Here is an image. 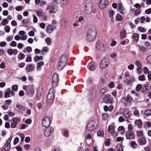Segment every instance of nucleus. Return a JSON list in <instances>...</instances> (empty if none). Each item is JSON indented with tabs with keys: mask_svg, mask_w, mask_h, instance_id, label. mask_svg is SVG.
Instances as JSON below:
<instances>
[{
	"mask_svg": "<svg viewBox=\"0 0 151 151\" xmlns=\"http://www.w3.org/2000/svg\"><path fill=\"white\" fill-rule=\"evenodd\" d=\"M23 89L25 91L27 96L29 97L33 96L35 91L34 86L32 84L29 85L27 86L24 85L23 86Z\"/></svg>",
	"mask_w": 151,
	"mask_h": 151,
	"instance_id": "1",
	"label": "nucleus"
},
{
	"mask_svg": "<svg viewBox=\"0 0 151 151\" xmlns=\"http://www.w3.org/2000/svg\"><path fill=\"white\" fill-rule=\"evenodd\" d=\"M97 35L96 31L95 29H90L88 32L86 37V40L88 42L93 40L96 37Z\"/></svg>",
	"mask_w": 151,
	"mask_h": 151,
	"instance_id": "2",
	"label": "nucleus"
},
{
	"mask_svg": "<svg viewBox=\"0 0 151 151\" xmlns=\"http://www.w3.org/2000/svg\"><path fill=\"white\" fill-rule=\"evenodd\" d=\"M98 124V122L97 120L89 121L86 126V129L88 131H92L95 129Z\"/></svg>",
	"mask_w": 151,
	"mask_h": 151,
	"instance_id": "3",
	"label": "nucleus"
},
{
	"mask_svg": "<svg viewBox=\"0 0 151 151\" xmlns=\"http://www.w3.org/2000/svg\"><path fill=\"white\" fill-rule=\"evenodd\" d=\"M55 98V92L53 88H51L49 91L48 93L47 97L46 100L49 103L52 102Z\"/></svg>",
	"mask_w": 151,
	"mask_h": 151,
	"instance_id": "4",
	"label": "nucleus"
},
{
	"mask_svg": "<svg viewBox=\"0 0 151 151\" xmlns=\"http://www.w3.org/2000/svg\"><path fill=\"white\" fill-rule=\"evenodd\" d=\"M110 60L108 58H106L103 59L100 63V67L101 68L105 69L109 66L110 64Z\"/></svg>",
	"mask_w": 151,
	"mask_h": 151,
	"instance_id": "5",
	"label": "nucleus"
},
{
	"mask_svg": "<svg viewBox=\"0 0 151 151\" xmlns=\"http://www.w3.org/2000/svg\"><path fill=\"white\" fill-rule=\"evenodd\" d=\"M102 41V40H101ZM97 48L101 51H104L107 48V45L104 42L100 40L98 41L96 44Z\"/></svg>",
	"mask_w": 151,
	"mask_h": 151,
	"instance_id": "6",
	"label": "nucleus"
},
{
	"mask_svg": "<svg viewBox=\"0 0 151 151\" xmlns=\"http://www.w3.org/2000/svg\"><path fill=\"white\" fill-rule=\"evenodd\" d=\"M47 7L46 9V11L50 14L54 13L57 10L56 7L52 4H48L47 5Z\"/></svg>",
	"mask_w": 151,
	"mask_h": 151,
	"instance_id": "7",
	"label": "nucleus"
},
{
	"mask_svg": "<svg viewBox=\"0 0 151 151\" xmlns=\"http://www.w3.org/2000/svg\"><path fill=\"white\" fill-rule=\"evenodd\" d=\"M51 123V121L49 117L45 116L43 117L42 120V124L43 126L46 128L49 127Z\"/></svg>",
	"mask_w": 151,
	"mask_h": 151,
	"instance_id": "8",
	"label": "nucleus"
},
{
	"mask_svg": "<svg viewBox=\"0 0 151 151\" xmlns=\"http://www.w3.org/2000/svg\"><path fill=\"white\" fill-rule=\"evenodd\" d=\"M58 74L55 73L53 74L52 78V84L53 86L56 87L58 83Z\"/></svg>",
	"mask_w": 151,
	"mask_h": 151,
	"instance_id": "9",
	"label": "nucleus"
},
{
	"mask_svg": "<svg viewBox=\"0 0 151 151\" xmlns=\"http://www.w3.org/2000/svg\"><path fill=\"white\" fill-rule=\"evenodd\" d=\"M108 4L107 0H100L99 4V6L100 9H103L106 7Z\"/></svg>",
	"mask_w": 151,
	"mask_h": 151,
	"instance_id": "10",
	"label": "nucleus"
},
{
	"mask_svg": "<svg viewBox=\"0 0 151 151\" xmlns=\"http://www.w3.org/2000/svg\"><path fill=\"white\" fill-rule=\"evenodd\" d=\"M12 121L13 122L11 123V127L12 128H14L16 127L19 122L20 120L19 119L15 117L13 118Z\"/></svg>",
	"mask_w": 151,
	"mask_h": 151,
	"instance_id": "11",
	"label": "nucleus"
},
{
	"mask_svg": "<svg viewBox=\"0 0 151 151\" xmlns=\"http://www.w3.org/2000/svg\"><path fill=\"white\" fill-rule=\"evenodd\" d=\"M126 136V138L129 140L134 139L135 137V136L131 131H128L127 132Z\"/></svg>",
	"mask_w": 151,
	"mask_h": 151,
	"instance_id": "12",
	"label": "nucleus"
},
{
	"mask_svg": "<svg viewBox=\"0 0 151 151\" xmlns=\"http://www.w3.org/2000/svg\"><path fill=\"white\" fill-rule=\"evenodd\" d=\"M95 63L94 61H92L88 63L87 65L88 68L90 70L93 71L95 68Z\"/></svg>",
	"mask_w": 151,
	"mask_h": 151,
	"instance_id": "13",
	"label": "nucleus"
},
{
	"mask_svg": "<svg viewBox=\"0 0 151 151\" xmlns=\"http://www.w3.org/2000/svg\"><path fill=\"white\" fill-rule=\"evenodd\" d=\"M111 98V96L107 94L105 95L104 97L103 98V100L105 103H107L109 102L110 103H111L112 102V101Z\"/></svg>",
	"mask_w": 151,
	"mask_h": 151,
	"instance_id": "14",
	"label": "nucleus"
},
{
	"mask_svg": "<svg viewBox=\"0 0 151 151\" xmlns=\"http://www.w3.org/2000/svg\"><path fill=\"white\" fill-rule=\"evenodd\" d=\"M120 37L122 39L127 37V34L125 29H122L120 32Z\"/></svg>",
	"mask_w": 151,
	"mask_h": 151,
	"instance_id": "15",
	"label": "nucleus"
},
{
	"mask_svg": "<svg viewBox=\"0 0 151 151\" xmlns=\"http://www.w3.org/2000/svg\"><path fill=\"white\" fill-rule=\"evenodd\" d=\"M52 128L51 127H49L45 129L44 131V134L46 137H48L51 134Z\"/></svg>",
	"mask_w": 151,
	"mask_h": 151,
	"instance_id": "16",
	"label": "nucleus"
},
{
	"mask_svg": "<svg viewBox=\"0 0 151 151\" xmlns=\"http://www.w3.org/2000/svg\"><path fill=\"white\" fill-rule=\"evenodd\" d=\"M123 113L124 116L127 119L129 118L131 114L130 111L127 109L124 110L123 112Z\"/></svg>",
	"mask_w": 151,
	"mask_h": 151,
	"instance_id": "17",
	"label": "nucleus"
},
{
	"mask_svg": "<svg viewBox=\"0 0 151 151\" xmlns=\"http://www.w3.org/2000/svg\"><path fill=\"white\" fill-rule=\"evenodd\" d=\"M85 7L92 6V2L91 0H86L83 4Z\"/></svg>",
	"mask_w": 151,
	"mask_h": 151,
	"instance_id": "18",
	"label": "nucleus"
},
{
	"mask_svg": "<svg viewBox=\"0 0 151 151\" xmlns=\"http://www.w3.org/2000/svg\"><path fill=\"white\" fill-rule=\"evenodd\" d=\"M68 59L67 55H64L61 56L59 61L66 63L68 60Z\"/></svg>",
	"mask_w": 151,
	"mask_h": 151,
	"instance_id": "19",
	"label": "nucleus"
},
{
	"mask_svg": "<svg viewBox=\"0 0 151 151\" xmlns=\"http://www.w3.org/2000/svg\"><path fill=\"white\" fill-rule=\"evenodd\" d=\"M66 63H64L63 62H61L59 61L58 63V70H62L65 66L66 65Z\"/></svg>",
	"mask_w": 151,
	"mask_h": 151,
	"instance_id": "20",
	"label": "nucleus"
},
{
	"mask_svg": "<svg viewBox=\"0 0 151 151\" xmlns=\"http://www.w3.org/2000/svg\"><path fill=\"white\" fill-rule=\"evenodd\" d=\"M54 26L52 25H49L46 27L47 32L50 33H51L54 29Z\"/></svg>",
	"mask_w": 151,
	"mask_h": 151,
	"instance_id": "21",
	"label": "nucleus"
},
{
	"mask_svg": "<svg viewBox=\"0 0 151 151\" xmlns=\"http://www.w3.org/2000/svg\"><path fill=\"white\" fill-rule=\"evenodd\" d=\"M119 6L118 7V9L120 12V13L122 14H124L125 13V9L122 6V4L121 3L118 4Z\"/></svg>",
	"mask_w": 151,
	"mask_h": 151,
	"instance_id": "22",
	"label": "nucleus"
},
{
	"mask_svg": "<svg viewBox=\"0 0 151 151\" xmlns=\"http://www.w3.org/2000/svg\"><path fill=\"white\" fill-rule=\"evenodd\" d=\"M115 128L111 125H109L108 127V131L109 133H110L112 135H114V131Z\"/></svg>",
	"mask_w": 151,
	"mask_h": 151,
	"instance_id": "23",
	"label": "nucleus"
},
{
	"mask_svg": "<svg viewBox=\"0 0 151 151\" xmlns=\"http://www.w3.org/2000/svg\"><path fill=\"white\" fill-rule=\"evenodd\" d=\"M44 63L43 61H40L37 63V66L36 67L37 70V71H40L41 70V66L43 65Z\"/></svg>",
	"mask_w": 151,
	"mask_h": 151,
	"instance_id": "24",
	"label": "nucleus"
},
{
	"mask_svg": "<svg viewBox=\"0 0 151 151\" xmlns=\"http://www.w3.org/2000/svg\"><path fill=\"white\" fill-rule=\"evenodd\" d=\"M26 70L27 72H31L34 70V68L32 64L28 65L26 67Z\"/></svg>",
	"mask_w": 151,
	"mask_h": 151,
	"instance_id": "25",
	"label": "nucleus"
},
{
	"mask_svg": "<svg viewBox=\"0 0 151 151\" xmlns=\"http://www.w3.org/2000/svg\"><path fill=\"white\" fill-rule=\"evenodd\" d=\"M148 86L147 85H144L143 86L142 88L141 92L145 94H147V91L148 90Z\"/></svg>",
	"mask_w": 151,
	"mask_h": 151,
	"instance_id": "26",
	"label": "nucleus"
},
{
	"mask_svg": "<svg viewBox=\"0 0 151 151\" xmlns=\"http://www.w3.org/2000/svg\"><path fill=\"white\" fill-rule=\"evenodd\" d=\"M134 124L135 125H137L139 128H141L142 127V122L140 119H138L135 121Z\"/></svg>",
	"mask_w": 151,
	"mask_h": 151,
	"instance_id": "27",
	"label": "nucleus"
},
{
	"mask_svg": "<svg viewBox=\"0 0 151 151\" xmlns=\"http://www.w3.org/2000/svg\"><path fill=\"white\" fill-rule=\"evenodd\" d=\"M134 81V78L132 77L129 79L126 78L124 80V82L127 85H129L132 83Z\"/></svg>",
	"mask_w": 151,
	"mask_h": 151,
	"instance_id": "28",
	"label": "nucleus"
},
{
	"mask_svg": "<svg viewBox=\"0 0 151 151\" xmlns=\"http://www.w3.org/2000/svg\"><path fill=\"white\" fill-rule=\"evenodd\" d=\"M138 140L141 145H143L146 142V139L143 137H140L138 139Z\"/></svg>",
	"mask_w": 151,
	"mask_h": 151,
	"instance_id": "29",
	"label": "nucleus"
},
{
	"mask_svg": "<svg viewBox=\"0 0 151 151\" xmlns=\"http://www.w3.org/2000/svg\"><path fill=\"white\" fill-rule=\"evenodd\" d=\"M84 9L86 13L87 14H90L92 12V6H90L87 7H84Z\"/></svg>",
	"mask_w": 151,
	"mask_h": 151,
	"instance_id": "30",
	"label": "nucleus"
},
{
	"mask_svg": "<svg viewBox=\"0 0 151 151\" xmlns=\"http://www.w3.org/2000/svg\"><path fill=\"white\" fill-rule=\"evenodd\" d=\"M33 59L35 62H37L40 60H42L43 57L42 56H36L34 57Z\"/></svg>",
	"mask_w": 151,
	"mask_h": 151,
	"instance_id": "31",
	"label": "nucleus"
},
{
	"mask_svg": "<svg viewBox=\"0 0 151 151\" xmlns=\"http://www.w3.org/2000/svg\"><path fill=\"white\" fill-rule=\"evenodd\" d=\"M42 93L40 91H38L37 93V96H36V99L37 100H40L41 98Z\"/></svg>",
	"mask_w": 151,
	"mask_h": 151,
	"instance_id": "32",
	"label": "nucleus"
},
{
	"mask_svg": "<svg viewBox=\"0 0 151 151\" xmlns=\"http://www.w3.org/2000/svg\"><path fill=\"white\" fill-rule=\"evenodd\" d=\"M132 100V98L127 95L126 98H124V100L128 102H130Z\"/></svg>",
	"mask_w": 151,
	"mask_h": 151,
	"instance_id": "33",
	"label": "nucleus"
},
{
	"mask_svg": "<svg viewBox=\"0 0 151 151\" xmlns=\"http://www.w3.org/2000/svg\"><path fill=\"white\" fill-rule=\"evenodd\" d=\"M16 108L19 110L24 111V107L22 106L17 104L16 106Z\"/></svg>",
	"mask_w": 151,
	"mask_h": 151,
	"instance_id": "34",
	"label": "nucleus"
},
{
	"mask_svg": "<svg viewBox=\"0 0 151 151\" xmlns=\"http://www.w3.org/2000/svg\"><path fill=\"white\" fill-rule=\"evenodd\" d=\"M97 135L99 137H104V132L102 130H99L97 132Z\"/></svg>",
	"mask_w": 151,
	"mask_h": 151,
	"instance_id": "35",
	"label": "nucleus"
},
{
	"mask_svg": "<svg viewBox=\"0 0 151 151\" xmlns=\"http://www.w3.org/2000/svg\"><path fill=\"white\" fill-rule=\"evenodd\" d=\"M25 56L24 55L23 53H20L19 54L18 56V58L19 59L21 60L24 59L25 58Z\"/></svg>",
	"mask_w": 151,
	"mask_h": 151,
	"instance_id": "36",
	"label": "nucleus"
},
{
	"mask_svg": "<svg viewBox=\"0 0 151 151\" xmlns=\"http://www.w3.org/2000/svg\"><path fill=\"white\" fill-rule=\"evenodd\" d=\"M116 19L117 21H121L122 20L123 18L120 14H117L116 16Z\"/></svg>",
	"mask_w": 151,
	"mask_h": 151,
	"instance_id": "37",
	"label": "nucleus"
},
{
	"mask_svg": "<svg viewBox=\"0 0 151 151\" xmlns=\"http://www.w3.org/2000/svg\"><path fill=\"white\" fill-rule=\"evenodd\" d=\"M117 151H123L121 145L120 144H118L116 147Z\"/></svg>",
	"mask_w": 151,
	"mask_h": 151,
	"instance_id": "38",
	"label": "nucleus"
},
{
	"mask_svg": "<svg viewBox=\"0 0 151 151\" xmlns=\"http://www.w3.org/2000/svg\"><path fill=\"white\" fill-rule=\"evenodd\" d=\"M134 39L137 41L139 39V35L137 33H134L132 35Z\"/></svg>",
	"mask_w": 151,
	"mask_h": 151,
	"instance_id": "39",
	"label": "nucleus"
},
{
	"mask_svg": "<svg viewBox=\"0 0 151 151\" xmlns=\"http://www.w3.org/2000/svg\"><path fill=\"white\" fill-rule=\"evenodd\" d=\"M144 114L147 116H150L151 115V110L148 109L145 111L144 112Z\"/></svg>",
	"mask_w": 151,
	"mask_h": 151,
	"instance_id": "40",
	"label": "nucleus"
},
{
	"mask_svg": "<svg viewBox=\"0 0 151 151\" xmlns=\"http://www.w3.org/2000/svg\"><path fill=\"white\" fill-rule=\"evenodd\" d=\"M138 79L140 81H144L145 80V76L144 75L139 76L138 77Z\"/></svg>",
	"mask_w": 151,
	"mask_h": 151,
	"instance_id": "41",
	"label": "nucleus"
},
{
	"mask_svg": "<svg viewBox=\"0 0 151 151\" xmlns=\"http://www.w3.org/2000/svg\"><path fill=\"white\" fill-rule=\"evenodd\" d=\"M8 23V22L7 20L6 19H3L1 24L4 26H5Z\"/></svg>",
	"mask_w": 151,
	"mask_h": 151,
	"instance_id": "42",
	"label": "nucleus"
},
{
	"mask_svg": "<svg viewBox=\"0 0 151 151\" xmlns=\"http://www.w3.org/2000/svg\"><path fill=\"white\" fill-rule=\"evenodd\" d=\"M129 41L127 39H126L125 40L122 41L121 42V44L122 45H125V44H128L129 43Z\"/></svg>",
	"mask_w": 151,
	"mask_h": 151,
	"instance_id": "43",
	"label": "nucleus"
},
{
	"mask_svg": "<svg viewBox=\"0 0 151 151\" xmlns=\"http://www.w3.org/2000/svg\"><path fill=\"white\" fill-rule=\"evenodd\" d=\"M138 30L141 32H145L146 31V30L145 28L140 26L138 27Z\"/></svg>",
	"mask_w": 151,
	"mask_h": 151,
	"instance_id": "44",
	"label": "nucleus"
},
{
	"mask_svg": "<svg viewBox=\"0 0 151 151\" xmlns=\"http://www.w3.org/2000/svg\"><path fill=\"white\" fill-rule=\"evenodd\" d=\"M142 85L141 84H138L136 86V91L139 92L140 91V90L142 89Z\"/></svg>",
	"mask_w": 151,
	"mask_h": 151,
	"instance_id": "45",
	"label": "nucleus"
},
{
	"mask_svg": "<svg viewBox=\"0 0 151 151\" xmlns=\"http://www.w3.org/2000/svg\"><path fill=\"white\" fill-rule=\"evenodd\" d=\"M137 136L138 137H140L143 135V131H137L136 134Z\"/></svg>",
	"mask_w": 151,
	"mask_h": 151,
	"instance_id": "46",
	"label": "nucleus"
},
{
	"mask_svg": "<svg viewBox=\"0 0 151 151\" xmlns=\"http://www.w3.org/2000/svg\"><path fill=\"white\" fill-rule=\"evenodd\" d=\"M5 147L4 148L2 151H8L11 148L10 145L9 147V145H5Z\"/></svg>",
	"mask_w": 151,
	"mask_h": 151,
	"instance_id": "47",
	"label": "nucleus"
},
{
	"mask_svg": "<svg viewBox=\"0 0 151 151\" xmlns=\"http://www.w3.org/2000/svg\"><path fill=\"white\" fill-rule=\"evenodd\" d=\"M102 119H103L106 120L108 117V115L106 113H104L102 115Z\"/></svg>",
	"mask_w": 151,
	"mask_h": 151,
	"instance_id": "48",
	"label": "nucleus"
},
{
	"mask_svg": "<svg viewBox=\"0 0 151 151\" xmlns=\"http://www.w3.org/2000/svg\"><path fill=\"white\" fill-rule=\"evenodd\" d=\"M105 144L106 146H108L110 145V140L109 139L107 138L106 139L105 141Z\"/></svg>",
	"mask_w": 151,
	"mask_h": 151,
	"instance_id": "49",
	"label": "nucleus"
},
{
	"mask_svg": "<svg viewBox=\"0 0 151 151\" xmlns=\"http://www.w3.org/2000/svg\"><path fill=\"white\" fill-rule=\"evenodd\" d=\"M12 137L10 136V137L9 138L8 140L6 142L5 145H9V144L10 145V142L12 140Z\"/></svg>",
	"mask_w": 151,
	"mask_h": 151,
	"instance_id": "50",
	"label": "nucleus"
},
{
	"mask_svg": "<svg viewBox=\"0 0 151 151\" xmlns=\"http://www.w3.org/2000/svg\"><path fill=\"white\" fill-rule=\"evenodd\" d=\"M141 13V11L140 9H136L135 11L134 14L135 16H137L140 14Z\"/></svg>",
	"mask_w": 151,
	"mask_h": 151,
	"instance_id": "51",
	"label": "nucleus"
},
{
	"mask_svg": "<svg viewBox=\"0 0 151 151\" xmlns=\"http://www.w3.org/2000/svg\"><path fill=\"white\" fill-rule=\"evenodd\" d=\"M12 91H16L18 90V86L16 85H14L12 86Z\"/></svg>",
	"mask_w": 151,
	"mask_h": 151,
	"instance_id": "52",
	"label": "nucleus"
},
{
	"mask_svg": "<svg viewBox=\"0 0 151 151\" xmlns=\"http://www.w3.org/2000/svg\"><path fill=\"white\" fill-rule=\"evenodd\" d=\"M17 44L16 42L14 41H12V42L10 44V46L14 47H16L17 46Z\"/></svg>",
	"mask_w": 151,
	"mask_h": 151,
	"instance_id": "53",
	"label": "nucleus"
},
{
	"mask_svg": "<svg viewBox=\"0 0 151 151\" xmlns=\"http://www.w3.org/2000/svg\"><path fill=\"white\" fill-rule=\"evenodd\" d=\"M114 83L112 81H111L109 85V87L110 88H113L114 87Z\"/></svg>",
	"mask_w": 151,
	"mask_h": 151,
	"instance_id": "54",
	"label": "nucleus"
},
{
	"mask_svg": "<svg viewBox=\"0 0 151 151\" xmlns=\"http://www.w3.org/2000/svg\"><path fill=\"white\" fill-rule=\"evenodd\" d=\"M43 13V12L41 11H38L36 12V14L37 16L40 17Z\"/></svg>",
	"mask_w": 151,
	"mask_h": 151,
	"instance_id": "55",
	"label": "nucleus"
},
{
	"mask_svg": "<svg viewBox=\"0 0 151 151\" xmlns=\"http://www.w3.org/2000/svg\"><path fill=\"white\" fill-rule=\"evenodd\" d=\"M13 50L12 49H8L7 50V52L10 55L13 54Z\"/></svg>",
	"mask_w": 151,
	"mask_h": 151,
	"instance_id": "56",
	"label": "nucleus"
},
{
	"mask_svg": "<svg viewBox=\"0 0 151 151\" xmlns=\"http://www.w3.org/2000/svg\"><path fill=\"white\" fill-rule=\"evenodd\" d=\"M6 67V65L5 63L3 61L0 64V68L1 69H3Z\"/></svg>",
	"mask_w": 151,
	"mask_h": 151,
	"instance_id": "57",
	"label": "nucleus"
},
{
	"mask_svg": "<svg viewBox=\"0 0 151 151\" xmlns=\"http://www.w3.org/2000/svg\"><path fill=\"white\" fill-rule=\"evenodd\" d=\"M10 94L9 92L5 91L4 92V97L5 98H7L10 96Z\"/></svg>",
	"mask_w": 151,
	"mask_h": 151,
	"instance_id": "58",
	"label": "nucleus"
},
{
	"mask_svg": "<svg viewBox=\"0 0 151 151\" xmlns=\"http://www.w3.org/2000/svg\"><path fill=\"white\" fill-rule=\"evenodd\" d=\"M19 138L17 137H16L13 143L14 145H16L19 142Z\"/></svg>",
	"mask_w": 151,
	"mask_h": 151,
	"instance_id": "59",
	"label": "nucleus"
},
{
	"mask_svg": "<svg viewBox=\"0 0 151 151\" xmlns=\"http://www.w3.org/2000/svg\"><path fill=\"white\" fill-rule=\"evenodd\" d=\"M136 65L138 67H142L141 63L139 61H136Z\"/></svg>",
	"mask_w": 151,
	"mask_h": 151,
	"instance_id": "60",
	"label": "nucleus"
},
{
	"mask_svg": "<svg viewBox=\"0 0 151 151\" xmlns=\"http://www.w3.org/2000/svg\"><path fill=\"white\" fill-rule=\"evenodd\" d=\"M45 41L48 45H50L51 43V40L49 37H47L46 38Z\"/></svg>",
	"mask_w": 151,
	"mask_h": 151,
	"instance_id": "61",
	"label": "nucleus"
},
{
	"mask_svg": "<svg viewBox=\"0 0 151 151\" xmlns=\"http://www.w3.org/2000/svg\"><path fill=\"white\" fill-rule=\"evenodd\" d=\"M4 28L6 32L7 33H9V32L10 30V27L9 26H6Z\"/></svg>",
	"mask_w": 151,
	"mask_h": 151,
	"instance_id": "62",
	"label": "nucleus"
},
{
	"mask_svg": "<svg viewBox=\"0 0 151 151\" xmlns=\"http://www.w3.org/2000/svg\"><path fill=\"white\" fill-rule=\"evenodd\" d=\"M147 62L150 63H151V55L148 56L146 59Z\"/></svg>",
	"mask_w": 151,
	"mask_h": 151,
	"instance_id": "63",
	"label": "nucleus"
},
{
	"mask_svg": "<svg viewBox=\"0 0 151 151\" xmlns=\"http://www.w3.org/2000/svg\"><path fill=\"white\" fill-rule=\"evenodd\" d=\"M145 12L147 14H150L151 13V8H150L147 9L146 10Z\"/></svg>",
	"mask_w": 151,
	"mask_h": 151,
	"instance_id": "64",
	"label": "nucleus"
}]
</instances>
